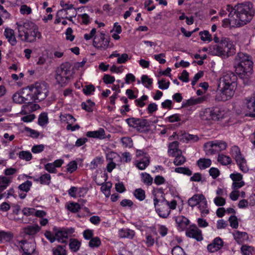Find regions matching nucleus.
<instances>
[{
  "mask_svg": "<svg viewBox=\"0 0 255 255\" xmlns=\"http://www.w3.org/2000/svg\"><path fill=\"white\" fill-rule=\"evenodd\" d=\"M74 232L73 229L58 231L55 234L56 240L61 243H66L68 238V234Z\"/></svg>",
  "mask_w": 255,
  "mask_h": 255,
  "instance_id": "obj_17",
  "label": "nucleus"
},
{
  "mask_svg": "<svg viewBox=\"0 0 255 255\" xmlns=\"http://www.w3.org/2000/svg\"><path fill=\"white\" fill-rule=\"evenodd\" d=\"M121 140L123 145L126 147H130L132 146V140L129 137H123Z\"/></svg>",
  "mask_w": 255,
  "mask_h": 255,
  "instance_id": "obj_58",
  "label": "nucleus"
},
{
  "mask_svg": "<svg viewBox=\"0 0 255 255\" xmlns=\"http://www.w3.org/2000/svg\"><path fill=\"white\" fill-rule=\"evenodd\" d=\"M175 171L177 173H182L187 176H190L192 174V172L188 167H177L175 169Z\"/></svg>",
  "mask_w": 255,
  "mask_h": 255,
  "instance_id": "obj_50",
  "label": "nucleus"
},
{
  "mask_svg": "<svg viewBox=\"0 0 255 255\" xmlns=\"http://www.w3.org/2000/svg\"><path fill=\"white\" fill-rule=\"evenodd\" d=\"M231 154L236 161L241 170L246 173L249 171V168L247 164V161L241 153L240 149L237 146H234L231 149Z\"/></svg>",
  "mask_w": 255,
  "mask_h": 255,
  "instance_id": "obj_8",
  "label": "nucleus"
},
{
  "mask_svg": "<svg viewBox=\"0 0 255 255\" xmlns=\"http://www.w3.org/2000/svg\"><path fill=\"white\" fill-rule=\"evenodd\" d=\"M110 38L106 37V35L103 33H101L99 38L95 37L93 40V46L98 49L101 50H105L109 46Z\"/></svg>",
  "mask_w": 255,
  "mask_h": 255,
  "instance_id": "obj_13",
  "label": "nucleus"
},
{
  "mask_svg": "<svg viewBox=\"0 0 255 255\" xmlns=\"http://www.w3.org/2000/svg\"><path fill=\"white\" fill-rule=\"evenodd\" d=\"M134 195L139 201H143L145 198V191L141 188H138L134 190Z\"/></svg>",
  "mask_w": 255,
  "mask_h": 255,
  "instance_id": "obj_47",
  "label": "nucleus"
},
{
  "mask_svg": "<svg viewBox=\"0 0 255 255\" xmlns=\"http://www.w3.org/2000/svg\"><path fill=\"white\" fill-rule=\"evenodd\" d=\"M32 186V182L29 180H26L24 183L20 184L18 186V189L21 191L28 192Z\"/></svg>",
  "mask_w": 255,
  "mask_h": 255,
  "instance_id": "obj_46",
  "label": "nucleus"
},
{
  "mask_svg": "<svg viewBox=\"0 0 255 255\" xmlns=\"http://www.w3.org/2000/svg\"><path fill=\"white\" fill-rule=\"evenodd\" d=\"M247 105L250 112H255V97L253 101L251 100H247Z\"/></svg>",
  "mask_w": 255,
  "mask_h": 255,
  "instance_id": "obj_63",
  "label": "nucleus"
},
{
  "mask_svg": "<svg viewBox=\"0 0 255 255\" xmlns=\"http://www.w3.org/2000/svg\"><path fill=\"white\" fill-rule=\"evenodd\" d=\"M73 68L69 62L62 64L56 71L55 79L57 83L61 86L67 84L74 74Z\"/></svg>",
  "mask_w": 255,
  "mask_h": 255,
  "instance_id": "obj_6",
  "label": "nucleus"
},
{
  "mask_svg": "<svg viewBox=\"0 0 255 255\" xmlns=\"http://www.w3.org/2000/svg\"><path fill=\"white\" fill-rule=\"evenodd\" d=\"M4 35L12 45H14L16 44V41L14 35L13 30L6 28L4 31Z\"/></svg>",
  "mask_w": 255,
  "mask_h": 255,
  "instance_id": "obj_32",
  "label": "nucleus"
},
{
  "mask_svg": "<svg viewBox=\"0 0 255 255\" xmlns=\"http://www.w3.org/2000/svg\"><path fill=\"white\" fill-rule=\"evenodd\" d=\"M153 204L156 213L162 218H167L171 210H174L177 206V201L172 200L168 201L164 197V191L162 188H154L153 193Z\"/></svg>",
  "mask_w": 255,
  "mask_h": 255,
  "instance_id": "obj_2",
  "label": "nucleus"
},
{
  "mask_svg": "<svg viewBox=\"0 0 255 255\" xmlns=\"http://www.w3.org/2000/svg\"><path fill=\"white\" fill-rule=\"evenodd\" d=\"M218 161L222 165H227L231 164L232 159L230 156L222 154H219Z\"/></svg>",
  "mask_w": 255,
  "mask_h": 255,
  "instance_id": "obj_41",
  "label": "nucleus"
},
{
  "mask_svg": "<svg viewBox=\"0 0 255 255\" xmlns=\"http://www.w3.org/2000/svg\"><path fill=\"white\" fill-rule=\"evenodd\" d=\"M19 243L22 245L21 247L23 251L22 254L30 255L35 251V246L33 243H28L26 240H21Z\"/></svg>",
  "mask_w": 255,
  "mask_h": 255,
  "instance_id": "obj_18",
  "label": "nucleus"
},
{
  "mask_svg": "<svg viewBox=\"0 0 255 255\" xmlns=\"http://www.w3.org/2000/svg\"><path fill=\"white\" fill-rule=\"evenodd\" d=\"M198 208L201 212V216L205 217L209 214V211L208 208L207 201L206 198L198 205Z\"/></svg>",
  "mask_w": 255,
  "mask_h": 255,
  "instance_id": "obj_28",
  "label": "nucleus"
},
{
  "mask_svg": "<svg viewBox=\"0 0 255 255\" xmlns=\"http://www.w3.org/2000/svg\"><path fill=\"white\" fill-rule=\"evenodd\" d=\"M60 5L63 8L58 11L57 17L63 15V13H64V15H68L69 14L68 10H72L73 11L74 9H76L73 4L65 3L64 1H61Z\"/></svg>",
  "mask_w": 255,
  "mask_h": 255,
  "instance_id": "obj_22",
  "label": "nucleus"
},
{
  "mask_svg": "<svg viewBox=\"0 0 255 255\" xmlns=\"http://www.w3.org/2000/svg\"><path fill=\"white\" fill-rule=\"evenodd\" d=\"M147 99V96L143 95L140 98L136 99L134 101V102L136 106L142 108L145 105V103L144 102V101H146Z\"/></svg>",
  "mask_w": 255,
  "mask_h": 255,
  "instance_id": "obj_59",
  "label": "nucleus"
},
{
  "mask_svg": "<svg viewBox=\"0 0 255 255\" xmlns=\"http://www.w3.org/2000/svg\"><path fill=\"white\" fill-rule=\"evenodd\" d=\"M77 169V163L75 161H72L67 164V171L73 173Z\"/></svg>",
  "mask_w": 255,
  "mask_h": 255,
  "instance_id": "obj_60",
  "label": "nucleus"
},
{
  "mask_svg": "<svg viewBox=\"0 0 255 255\" xmlns=\"http://www.w3.org/2000/svg\"><path fill=\"white\" fill-rule=\"evenodd\" d=\"M199 35L201 36L202 40L205 41H211L212 40L211 35L209 33L208 31L204 30L199 32Z\"/></svg>",
  "mask_w": 255,
  "mask_h": 255,
  "instance_id": "obj_55",
  "label": "nucleus"
},
{
  "mask_svg": "<svg viewBox=\"0 0 255 255\" xmlns=\"http://www.w3.org/2000/svg\"><path fill=\"white\" fill-rule=\"evenodd\" d=\"M229 221L231 227L233 228L237 229L238 227L239 223L236 216H231L229 219Z\"/></svg>",
  "mask_w": 255,
  "mask_h": 255,
  "instance_id": "obj_61",
  "label": "nucleus"
},
{
  "mask_svg": "<svg viewBox=\"0 0 255 255\" xmlns=\"http://www.w3.org/2000/svg\"><path fill=\"white\" fill-rule=\"evenodd\" d=\"M235 7L236 10L234 12L237 21L235 20L234 24L237 26L245 25L252 19L255 15L253 4L250 1L239 3Z\"/></svg>",
  "mask_w": 255,
  "mask_h": 255,
  "instance_id": "obj_3",
  "label": "nucleus"
},
{
  "mask_svg": "<svg viewBox=\"0 0 255 255\" xmlns=\"http://www.w3.org/2000/svg\"><path fill=\"white\" fill-rule=\"evenodd\" d=\"M205 148H208L211 154H214L216 151H221L227 147V143L222 141H209L204 144Z\"/></svg>",
  "mask_w": 255,
  "mask_h": 255,
  "instance_id": "obj_10",
  "label": "nucleus"
},
{
  "mask_svg": "<svg viewBox=\"0 0 255 255\" xmlns=\"http://www.w3.org/2000/svg\"><path fill=\"white\" fill-rule=\"evenodd\" d=\"M136 166L139 170L145 169L149 164L150 157L140 158L136 160Z\"/></svg>",
  "mask_w": 255,
  "mask_h": 255,
  "instance_id": "obj_27",
  "label": "nucleus"
},
{
  "mask_svg": "<svg viewBox=\"0 0 255 255\" xmlns=\"http://www.w3.org/2000/svg\"><path fill=\"white\" fill-rule=\"evenodd\" d=\"M30 93H28L26 95V97L24 98L25 99V103H27L29 104L28 105H25L22 106V110L21 112L24 113V114H26L27 111H34L36 110V107H39V106L37 105H33L32 103L33 102H38L37 101V99L35 98L34 97V95L32 94V93L30 91Z\"/></svg>",
  "mask_w": 255,
  "mask_h": 255,
  "instance_id": "obj_12",
  "label": "nucleus"
},
{
  "mask_svg": "<svg viewBox=\"0 0 255 255\" xmlns=\"http://www.w3.org/2000/svg\"><path fill=\"white\" fill-rule=\"evenodd\" d=\"M66 209L72 213H76L80 210L81 206L78 203L70 202L67 203Z\"/></svg>",
  "mask_w": 255,
  "mask_h": 255,
  "instance_id": "obj_34",
  "label": "nucleus"
},
{
  "mask_svg": "<svg viewBox=\"0 0 255 255\" xmlns=\"http://www.w3.org/2000/svg\"><path fill=\"white\" fill-rule=\"evenodd\" d=\"M205 99V98L204 97H198L196 98H191L186 101V103L185 104V106H189L200 104L203 103Z\"/></svg>",
  "mask_w": 255,
  "mask_h": 255,
  "instance_id": "obj_39",
  "label": "nucleus"
},
{
  "mask_svg": "<svg viewBox=\"0 0 255 255\" xmlns=\"http://www.w3.org/2000/svg\"><path fill=\"white\" fill-rule=\"evenodd\" d=\"M235 20L237 21L236 17H229L228 19L225 18L222 21V26L226 28L230 25L233 27H241L240 26H237L234 24Z\"/></svg>",
  "mask_w": 255,
  "mask_h": 255,
  "instance_id": "obj_37",
  "label": "nucleus"
},
{
  "mask_svg": "<svg viewBox=\"0 0 255 255\" xmlns=\"http://www.w3.org/2000/svg\"><path fill=\"white\" fill-rule=\"evenodd\" d=\"M101 244V240L99 237H94L90 239L89 243V246L92 248H97L100 246Z\"/></svg>",
  "mask_w": 255,
  "mask_h": 255,
  "instance_id": "obj_51",
  "label": "nucleus"
},
{
  "mask_svg": "<svg viewBox=\"0 0 255 255\" xmlns=\"http://www.w3.org/2000/svg\"><path fill=\"white\" fill-rule=\"evenodd\" d=\"M142 182L147 186L151 185L153 183V178L151 175L146 172L140 174Z\"/></svg>",
  "mask_w": 255,
  "mask_h": 255,
  "instance_id": "obj_35",
  "label": "nucleus"
},
{
  "mask_svg": "<svg viewBox=\"0 0 255 255\" xmlns=\"http://www.w3.org/2000/svg\"><path fill=\"white\" fill-rule=\"evenodd\" d=\"M135 233L133 230L128 228H123L119 231V235L121 238L132 239L135 236Z\"/></svg>",
  "mask_w": 255,
  "mask_h": 255,
  "instance_id": "obj_23",
  "label": "nucleus"
},
{
  "mask_svg": "<svg viewBox=\"0 0 255 255\" xmlns=\"http://www.w3.org/2000/svg\"><path fill=\"white\" fill-rule=\"evenodd\" d=\"M69 248L71 252H77L80 249L81 243L76 239H71L69 241Z\"/></svg>",
  "mask_w": 255,
  "mask_h": 255,
  "instance_id": "obj_33",
  "label": "nucleus"
},
{
  "mask_svg": "<svg viewBox=\"0 0 255 255\" xmlns=\"http://www.w3.org/2000/svg\"><path fill=\"white\" fill-rule=\"evenodd\" d=\"M144 242L147 247H151L154 245L155 240L150 234H146L145 235V240H144Z\"/></svg>",
  "mask_w": 255,
  "mask_h": 255,
  "instance_id": "obj_53",
  "label": "nucleus"
},
{
  "mask_svg": "<svg viewBox=\"0 0 255 255\" xmlns=\"http://www.w3.org/2000/svg\"><path fill=\"white\" fill-rule=\"evenodd\" d=\"M212 163L211 159L201 158L197 161V164L199 168L202 170L209 167Z\"/></svg>",
  "mask_w": 255,
  "mask_h": 255,
  "instance_id": "obj_31",
  "label": "nucleus"
},
{
  "mask_svg": "<svg viewBox=\"0 0 255 255\" xmlns=\"http://www.w3.org/2000/svg\"><path fill=\"white\" fill-rule=\"evenodd\" d=\"M126 121L129 127L135 128L138 132H144L147 131L149 124L146 119L130 118L127 119Z\"/></svg>",
  "mask_w": 255,
  "mask_h": 255,
  "instance_id": "obj_9",
  "label": "nucleus"
},
{
  "mask_svg": "<svg viewBox=\"0 0 255 255\" xmlns=\"http://www.w3.org/2000/svg\"><path fill=\"white\" fill-rule=\"evenodd\" d=\"M48 122V118L47 116V114L46 113H41L39 117L38 120V124L42 127L46 125Z\"/></svg>",
  "mask_w": 255,
  "mask_h": 255,
  "instance_id": "obj_45",
  "label": "nucleus"
},
{
  "mask_svg": "<svg viewBox=\"0 0 255 255\" xmlns=\"http://www.w3.org/2000/svg\"><path fill=\"white\" fill-rule=\"evenodd\" d=\"M186 235L189 238L195 239L197 241H201L203 239L202 231L195 225L191 226L187 229L186 231Z\"/></svg>",
  "mask_w": 255,
  "mask_h": 255,
  "instance_id": "obj_14",
  "label": "nucleus"
},
{
  "mask_svg": "<svg viewBox=\"0 0 255 255\" xmlns=\"http://www.w3.org/2000/svg\"><path fill=\"white\" fill-rule=\"evenodd\" d=\"M18 31V36L23 37V33L31 30H35L37 28V26L33 22L25 20L24 22H19L16 23Z\"/></svg>",
  "mask_w": 255,
  "mask_h": 255,
  "instance_id": "obj_11",
  "label": "nucleus"
},
{
  "mask_svg": "<svg viewBox=\"0 0 255 255\" xmlns=\"http://www.w3.org/2000/svg\"><path fill=\"white\" fill-rule=\"evenodd\" d=\"M40 183L42 185H49L51 183V175L47 173L41 175L39 177Z\"/></svg>",
  "mask_w": 255,
  "mask_h": 255,
  "instance_id": "obj_38",
  "label": "nucleus"
},
{
  "mask_svg": "<svg viewBox=\"0 0 255 255\" xmlns=\"http://www.w3.org/2000/svg\"><path fill=\"white\" fill-rule=\"evenodd\" d=\"M95 103L91 100H88L86 102H83L81 104L82 108L88 112H92Z\"/></svg>",
  "mask_w": 255,
  "mask_h": 255,
  "instance_id": "obj_40",
  "label": "nucleus"
},
{
  "mask_svg": "<svg viewBox=\"0 0 255 255\" xmlns=\"http://www.w3.org/2000/svg\"><path fill=\"white\" fill-rule=\"evenodd\" d=\"M224 242L219 237L216 238L213 242L207 246V250L211 253H214L219 250L223 246Z\"/></svg>",
  "mask_w": 255,
  "mask_h": 255,
  "instance_id": "obj_19",
  "label": "nucleus"
},
{
  "mask_svg": "<svg viewBox=\"0 0 255 255\" xmlns=\"http://www.w3.org/2000/svg\"><path fill=\"white\" fill-rule=\"evenodd\" d=\"M175 222L178 231H183L187 227L189 223V220L183 216H179L175 217Z\"/></svg>",
  "mask_w": 255,
  "mask_h": 255,
  "instance_id": "obj_20",
  "label": "nucleus"
},
{
  "mask_svg": "<svg viewBox=\"0 0 255 255\" xmlns=\"http://www.w3.org/2000/svg\"><path fill=\"white\" fill-rule=\"evenodd\" d=\"M234 238L239 244H242L248 239V234L246 232L236 231L233 234Z\"/></svg>",
  "mask_w": 255,
  "mask_h": 255,
  "instance_id": "obj_25",
  "label": "nucleus"
},
{
  "mask_svg": "<svg viewBox=\"0 0 255 255\" xmlns=\"http://www.w3.org/2000/svg\"><path fill=\"white\" fill-rule=\"evenodd\" d=\"M65 246H58L56 248L53 249V255H67Z\"/></svg>",
  "mask_w": 255,
  "mask_h": 255,
  "instance_id": "obj_48",
  "label": "nucleus"
},
{
  "mask_svg": "<svg viewBox=\"0 0 255 255\" xmlns=\"http://www.w3.org/2000/svg\"><path fill=\"white\" fill-rule=\"evenodd\" d=\"M19 157L20 159H24L26 161H29L32 158L31 153L27 151H21L19 153Z\"/></svg>",
  "mask_w": 255,
  "mask_h": 255,
  "instance_id": "obj_54",
  "label": "nucleus"
},
{
  "mask_svg": "<svg viewBox=\"0 0 255 255\" xmlns=\"http://www.w3.org/2000/svg\"><path fill=\"white\" fill-rule=\"evenodd\" d=\"M241 252L244 255H252L253 251V248L248 246H243L241 247Z\"/></svg>",
  "mask_w": 255,
  "mask_h": 255,
  "instance_id": "obj_62",
  "label": "nucleus"
},
{
  "mask_svg": "<svg viewBox=\"0 0 255 255\" xmlns=\"http://www.w3.org/2000/svg\"><path fill=\"white\" fill-rule=\"evenodd\" d=\"M12 178L6 176H0V192L5 190L11 182Z\"/></svg>",
  "mask_w": 255,
  "mask_h": 255,
  "instance_id": "obj_30",
  "label": "nucleus"
},
{
  "mask_svg": "<svg viewBox=\"0 0 255 255\" xmlns=\"http://www.w3.org/2000/svg\"><path fill=\"white\" fill-rule=\"evenodd\" d=\"M29 90L38 102L44 100L49 93L48 86L45 82H36L30 87Z\"/></svg>",
  "mask_w": 255,
  "mask_h": 255,
  "instance_id": "obj_7",
  "label": "nucleus"
},
{
  "mask_svg": "<svg viewBox=\"0 0 255 255\" xmlns=\"http://www.w3.org/2000/svg\"><path fill=\"white\" fill-rule=\"evenodd\" d=\"M237 81V77L233 72L224 73L219 79L215 100L226 101L230 99L234 95Z\"/></svg>",
  "mask_w": 255,
  "mask_h": 255,
  "instance_id": "obj_1",
  "label": "nucleus"
},
{
  "mask_svg": "<svg viewBox=\"0 0 255 255\" xmlns=\"http://www.w3.org/2000/svg\"><path fill=\"white\" fill-rule=\"evenodd\" d=\"M95 88L93 85L90 84L86 85L83 89V93L86 95L92 94L95 91Z\"/></svg>",
  "mask_w": 255,
  "mask_h": 255,
  "instance_id": "obj_57",
  "label": "nucleus"
},
{
  "mask_svg": "<svg viewBox=\"0 0 255 255\" xmlns=\"http://www.w3.org/2000/svg\"><path fill=\"white\" fill-rule=\"evenodd\" d=\"M172 156L175 157L173 163L176 166L182 165L186 161V158L181 154V152L173 154Z\"/></svg>",
  "mask_w": 255,
  "mask_h": 255,
  "instance_id": "obj_36",
  "label": "nucleus"
},
{
  "mask_svg": "<svg viewBox=\"0 0 255 255\" xmlns=\"http://www.w3.org/2000/svg\"><path fill=\"white\" fill-rule=\"evenodd\" d=\"M12 99L14 102L18 104H22L25 102V99L20 93H16L12 96Z\"/></svg>",
  "mask_w": 255,
  "mask_h": 255,
  "instance_id": "obj_52",
  "label": "nucleus"
},
{
  "mask_svg": "<svg viewBox=\"0 0 255 255\" xmlns=\"http://www.w3.org/2000/svg\"><path fill=\"white\" fill-rule=\"evenodd\" d=\"M103 159L101 157H96L90 163L91 169H94L97 168L99 165H101L103 163Z\"/></svg>",
  "mask_w": 255,
  "mask_h": 255,
  "instance_id": "obj_49",
  "label": "nucleus"
},
{
  "mask_svg": "<svg viewBox=\"0 0 255 255\" xmlns=\"http://www.w3.org/2000/svg\"><path fill=\"white\" fill-rule=\"evenodd\" d=\"M178 144L179 143L177 141H174L169 144L168 152L169 155L172 156L173 154L181 152L178 149Z\"/></svg>",
  "mask_w": 255,
  "mask_h": 255,
  "instance_id": "obj_29",
  "label": "nucleus"
},
{
  "mask_svg": "<svg viewBox=\"0 0 255 255\" xmlns=\"http://www.w3.org/2000/svg\"><path fill=\"white\" fill-rule=\"evenodd\" d=\"M212 120L218 121L224 118V111L219 107H214L211 109Z\"/></svg>",
  "mask_w": 255,
  "mask_h": 255,
  "instance_id": "obj_26",
  "label": "nucleus"
},
{
  "mask_svg": "<svg viewBox=\"0 0 255 255\" xmlns=\"http://www.w3.org/2000/svg\"><path fill=\"white\" fill-rule=\"evenodd\" d=\"M101 190L107 197L110 195V190L112 186V184L110 182H107L105 184H102Z\"/></svg>",
  "mask_w": 255,
  "mask_h": 255,
  "instance_id": "obj_43",
  "label": "nucleus"
},
{
  "mask_svg": "<svg viewBox=\"0 0 255 255\" xmlns=\"http://www.w3.org/2000/svg\"><path fill=\"white\" fill-rule=\"evenodd\" d=\"M253 63L250 56L243 53H239L235 59L236 73L241 79H248L252 73Z\"/></svg>",
  "mask_w": 255,
  "mask_h": 255,
  "instance_id": "obj_4",
  "label": "nucleus"
},
{
  "mask_svg": "<svg viewBox=\"0 0 255 255\" xmlns=\"http://www.w3.org/2000/svg\"><path fill=\"white\" fill-rule=\"evenodd\" d=\"M41 230V227L37 224H33L31 225H28L22 229V233L24 234V236L28 235L34 237V236L37 234Z\"/></svg>",
  "mask_w": 255,
  "mask_h": 255,
  "instance_id": "obj_16",
  "label": "nucleus"
},
{
  "mask_svg": "<svg viewBox=\"0 0 255 255\" xmlns=\"http://www.w3.org/2000/svg\"><path fill=\"white\" fill-rule=\"evenodd\" d=\"M105 130L103 128H100L98 130L90 131L86 133V136L89 137H93L100 139L105 138Z\"/></svg>",
  "mask_w": 255,
  "mask_h": 255,
  "instance_id": "obj_24",
  "label": "nucleus"
},
{
  "mask_svg": "<svg viewBox=\"0 0 255 255\" xmlns=\"http://www.w3.org/2000/svg\"><path fill=\"white\" fill-rule=\"evenodd\" d=\"M39 38L41 37V34L38 31V28L35 30H31L23 33V37L21 39L28 42H33L36 40V38Z\"/></svg>",
  "mask_w": 255,
  "mask_h": 255,
  "instance_id": "obj_15",
  "label": "nucleus"
},
{
  "mask_svg": "<svg viewBox=\"0 0 255 255\" xmlns=\"http://www.w3.org/2000/svg\"><path fill=\"white\" fill-rule=\"evenodd\" d=\"M200 118L203 121L212 120V116L210 109H206L200 115Z\"/></svg>",
  "mask_w": 255,
  "mask_h": 255,
  "instance_id": "obj_42",
  "label": "nucleus"
},
{
  "mask_svg": "<svg viewBox=\"0 0 255 255\" xmlns=\"http://www.w3.org/2000/svg\"><path fill=\"white\" fill-rule=\"evenodd\" d=\"M209 52L212 55L225 58L234 54L236 49L233 42L229 38L222 37L220 43L209 47Z\"/></svg>",
  "mask_w": 255,
  "mask_h": 255,
  "instance_id": "obj_5",
  "label": "nucleus"
},
{
  "mask_svg": "<svg viewBox=\"0 0 255 255\" xmlns=\"http://www.w3.org/2000/svg\"><path fill=\"white\" fill-rule=\"evenodd\" d=\"M141 80L142 83L144 85L146 88H149L152 84V79L148 78L147 75H143L141 76Z\"/></svg>",
  "mask_w": 255,
  "mask_h": 255,
  "instance_id": "obj_56",
  "label": "nucleus"
},
{
  "mask_svg": "<svg viewBox=\"0 0 255 255\" xmlns=\"http://www.w3.org/2000/svg\"><path fill=\"white\" fill-rule=\"evenodd\" d=\"M172 255H185L183 250L179 246H176L172 250Z\"/></svg>",
  "mask_w": 255,
  "mask_h": 255,
  "instance_id": "obj_64",
  "label": "nucleus"
},
{
  "mask_svg": "<svg viewBox=\"0 0 255 255\" xmlns=\"http://www.w3.org/2000/svg\"><path fill=\"white\" fill-rule=\"evenodd\" d=\"M60 120L63 122H66L68 124H73L76 121L71 115L64 114L60 116Z\"/></svg>",
  "mask_w": 255,
  "mask_h": 255,
  "instance_id": "obj_44",
  "label": "nucleus"
},
{
  "mask_svg": "<svg viewBox=\"0 0 255 255\" xmlns=\"http://www.w3.org/2000/svg\"><path fill=\"white\" fill-rule=\"evenodd\" d=\"M205 196L202 194H196L188 200V204L192 208L198 205L202 200H204Z\"/></svg>",
  "mask_w": 255,
  "mask_h": 255,
  "instance_id": "obj_21",
  "label": "nucleus"
}]
</instances>
